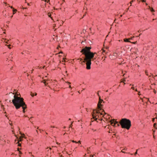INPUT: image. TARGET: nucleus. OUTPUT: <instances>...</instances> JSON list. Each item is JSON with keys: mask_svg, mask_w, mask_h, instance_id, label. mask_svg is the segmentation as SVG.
I'll list each match as a JSON object with an SVG mask.
<instances>
[{"mask_svg": "<svg viewBox=\"0 0 157 157\" xmlns=\"http://www.w3.org/2000/svg\"><path fill=\"white\" fill-rule=\"evenodd\" d=\"M91 48L90 47L86 46L82 48L80 52L85 56L84 60H83V59L81 58L78 59H80V61H82V63H86V68L88 70L90 69L91 59L94 60L96 59V58H94V55L95 53H94L90 52Z\"/></svg>", "mask_w": 157, "mask_h": 157, "instance_id": "nucleus-1", "label": "nucleus"}, {"mask_svg": "<svg viewBox=\"0 0 157 157\" xmlns=\"http://www.w3.org/2000/svg\"><path fill=\"white\" fill-rule=\"evenodd\" d=\"M12 100V102L16 109H19L25 104L24 101V99L21 97H15Z\"/></svg>", "mask_w": 157, "mask_h": 157, "instance_id": "nucleus-2", "label": "nucleus"}, {"mask_svg": "<svg viewBox=\"0 0 157 157\" xmlns=\"http://www.w3.org/2000/svg\"><path fill=\"white\" fill-rule=\"evenodd\" d=\"M106 114L103 109L100 110L98 109V110H94L92 116L93 118L96 120L98 117H101V116L104 115Z\"/></svg>", "mask_w": 157, "mask_h": 157, "instance_id": "nucleus-3", "label": "nucleus"}, {"mask_svg": "<svg viewBox=\"0 0 157 157\" xmlns=\"http://www.w3.org/2000/svg\"><path fill=\"white\" fill-rule=\"evenodd\" d=\"M120 124L122 128L129 129L131 126V121L128 119L123 118L121 120Z\"/></svg>", "mask_w": 157, "mask_h": 157, "instance_id": "nucleus-4", "label": "nucleus"}, {"mask_svg": "<svg viewBox=\"0 0 157 157\" xmlns=\"http://www.w3.org/2000/svg\"><path fill=\"white\" fill-rule=\"evenodd\" d=\"M110 122L111 124L113 126L115 127L116 126V125L117 126H119L120 124V122H119V123H118V122L115 121L114 119L111 120L110 121Z\"/></svg>", "mask_w": 157, "mask_h": 157, "instance_id": "nucleus-5", "label": "nucleus"}, {"mask_svg": "<svg viewBox=\"0 0 157 157\" xmlns=\"http://www.w3.org/2000/svg\"><path fill=\"white\" fill-rule=\"evenodd\" d=\"M103 102V101L102 99L101 98L100 96H99V101L98 104V108L100 110H102L101 108V106H102V105L101 104V103Z\"/></svg>", "mask_w": 157, "mask_h": 157, "instance_id": "nucleus-6", "label": "nucleus"}, {"mask_svg": "<svg viewBox=\"0 0 157 157\" xmlns=\"http://www.w3.org/2000/svg\"><path fill=\"white\" fill-rule=\"evenodd\" d=\"M17 140H15V143L16 144H18V146H21V144L20 143V142H21L22 140V139L23 138H16Z\"/></svg>", "mask_w": 157, "mask_h": 157, "instance_id": "nucleus-7", "label": "nucleus"}, {"mask_svg": "<svg viewBox=\"0 0 157 157\" xmlns=\"http://www.w3.org/2000/svg\"><path fill=\"white\" fill-rule=\"evenodd\" d=\"M9 94H12V95L14 94V95H13V96L14 98H15V96L16 97H15L16 98L21 97V96L20 95V94L18 93V92L14 93V92L13 93L12 92H10L9 93Z\"/></svg>", "mask_w": 157, "mask_h": 157, "instance_id": "nucleus-8", "label": "nucleus"}, {"mask_svg": "<svg viewBox=\"0 0 157 157\" xmlns=\"http://www.w3.org/2000/svg\"><path fill=\"white\" fill-rule=\"evenodd\" d=\"M21 107H22V108L23 109V112L24 113H25V109H26L27 107L26 105L25 104L24 105L22 106Z\"/></svg>", "mask_w": 157, "mask_h": 157, "instance_id": "nucleus-9", "label": "nucleus"}, {"mask_svg": "<svg viewBox=\"0 0 157 157\" xmlns=\"http://www.w3.org/2000/svg\"><path fill=\"white\" fill-rule=\"evenodd\" d=\"M48 80V79H45V80H43V81L42 82H43L45 85H46L47 84H48V83H47V82H46V81H47Z\"/></svg>", "mask_w": 157, "mask_h": 157, "instance_id": "nucleus-10", "label": "nucleus"}, {"mask_svg": "<svg viewBox=\"0 0 157 157\" xmlns=\"http://www.w3.org/2000/svg\"><path fill=\"white\" fill-rule=\"evenodd\" d=\"M129 39H124V40L125 42H131L129 40Z\"/></svg>", "mask_w": 157, "mask_h": 157, "instance_id": "nucleus-11", "label": "nucleus"}, {"mask_svg": "<svg viewBox=\"0 0 157 157\" xmlns=\"http://www.w3.org/2000/svg\"><path fill=\"white\" fill-rule=\"evenodd\" d=\"M149 9H150V10L151 12H155V10H153V8H151L150 6H149Z\"/></svg>", "mask_w": 157, "mask_h": 157, "instance_id": "nucleus-12", "label": "nucleus"}, {"mask_svg": "<svg viewBox=\"0 0 157 157\" xmlns=\"http://www.w3.org/2000/svg\"><path fill=\"white\" fill-rule=\"evenodd\" d=\"M17 11V10L16 9H13V14H14Z\"/></svg>", "mask_w": 157, "mask_h": 157, "instance_id": "nucleus-13", "label": "nucleus"}, {"mask_svg": "<svg viewBox=\"0 0 157 157\" xmlns=\"http://www.w3.org/2000/svg\"><path fill=\"white\" fill-rule=\"evenodd\" d=\"M135 0H132V1H131L130 2V3L131 4H131H132V2H134Z\"/></svg>", "mask_w": 157, "mask_h": 157, "instance_id": "nucleus-14", "label": "nucleus"}, {"mask_svg": "<svg viewBox=\"0 0 157 157\" xmlns=\"http://www.w3.org/2000/svg\"><path fill=\"white\" fill-rule=\"evenodd\" d=\"M48 15L49 17H51V14L50 13H48Z\"/></svg>", "mask_w": 157, "mask_h": 157, "instance_id": "nucleus-15", "label": "nucleus"}, {"mask_svg": "<svg viewBox=\"0 0 157 157\" xmlns=\"http://www.w3.org/2000/svg\"><path fill=\"white\" fill-rule=\"evenodd\" d=\"M156 125V123H154V127H155V128L156 129L157 128H155V126Z\"/></svg>", "mask_w": 157, "mask_h": 157, "instance_id": "nucleus-16", "label": "nucleus"}, {"mask_svg": "<svg viewBox=\"0 0 157 157\" xmlns=\"http://www.w3.org/2000/svg\"><path fill=\"white\" fill-rule=\"evenodd\" d=\"M134 36H133L132 37H131V38L129 39V40H132L133 39V38L134 37Z\"/></svg>", "mask_w": 157, "mask_h": 157, "instance_id": "nucleus-17", "label": "nucleus"}, {"mask_svg": "<svg viewBox=\"0 0 157 157\" xmlns=\"http://www.w3.org/2000/svg\"><path fill=\"white\" fill-rule=\"evenodd\" d=\"M100 92V91H98V93H97V94H98V96H99H99H100V95H99V93H98V92Z\"/></svg>", "mask_w": 157, "mask_h": 157, "instance_id": "nucleus-18", "label": "nucleus"}, {"mask_svg": "<svg viewBox=\"0 0 157 157\" xmlns=\"http://www.w3.org/2000/svg\"><path fill=\"white\" fill-rule=\"evenodd\" d=\"M31 95L33 97L34 96V94L33 93H31Z\"/></svg>", "mask_w": 157, "mask_h": 157, "instance_id": "nucleus-19", "label": "nucleus"}, {"mask_svg": "<svg viewBox=\"0 0 157 157\" xmlns=\"http://www.w3.org/2000/svg\"><path fill=\"white\" fill-rule=\"evenodd\" d=\"M138 150V149H137L136 150V152L135 153V155H136L137 154V151Z\"/></svg>", "mask_w": 157, "mask_h": 157, "instance_id": "nucleus-20", "label": "nucleus"}, {"mask_svg": "<svg viewBox=\"0 0 157 157\" xmlns=\"http://www.w3.org/2000/svg\"><path fill=\"white\" fill-rule=\"evenodd\" d=\"M6 46H8L9 47V48H10V49L11 48L10 47H9L10 46V44L9 45H6Z\"/></svg>", "mask_w": 157, "mask_h": 157, "instance_id": "nucleus-21", "label": "nucleus"}, {"mask_svg": "<svg viewBox=\"0 0 157 157\" xmlns=\"http://www.w3.org/2000/svg\"><path fill=\"white\" fill-rule=\"evenodd\" d=\"M124 150H123V149L122 150V152L124 153H125V152L124 151Z\"/></svg>", "mask_w": 157, "mask_h": 157, "instance_id": "nucleus-22", "label": "nucleus"}, {"mask_svg": "<svg viewBox=\"0 0 157 157\" xmlns=\"http://www.w3.org/2000/svg\"><path fill=\"white\" fill-rule=\"evenodd\" d=\"M131 43H132V44H136V42H131Z\"/></svg>", "mask_w": 157, "mask_h": 157, "instance_id": "nucleus-23", "label": "nucleus"}, {"mask_svg": "<svg viewBox=\"0 0 157 157\" xmlns=\"http://www.w3.org/2000/svg\"><path fill=\"white\" fill-rule=\"evenodd\" d=\"M153 92H154V93L155 94H156V91L155 90V89H154Z\"/></svg>", "mask_w": 157, "mask_h": 157, "instance_id": "nucleus-24", "label": "nucleus"}, {"mask_svg": "<svg viewBox=\"0 0 157 157\" xmlns=\"http://www.w3.org/2000/svg\"><path fill=\"white\" fill-rule=\"evenodd\" d=\"M49 150H51V148H50L49 149H48V148H47L46 149V150H47V151H48Z\"/></svg>", "mask_w": 157, "mask_h": 157, "instance_id": "nucleus-25", "label": "nucleus"}, {"mask_svg": "<svg viewBox=\"0 0 157 157\" xmlns=\"http://www.w3.org/2000/svg\"><path fill=\"white\" fill-rule=\"evenodd\" d=\"M72 123L71 124V125H70V127H72Z\"/></svg>", "mask_w": 157, "mask_h": 157, "instance_id": "nucleus-26", "label": "nucleus"}, {"mask_svg": "<svg viewBox=\"0 0 157 157\" xmlns=\"http://www.w3.org/2000/svg\"><path fill=\"white\" fill-rule=\"evenodd\" d=\"M19 137L20 138H21V137H24V136H23L22 135V134H21V136H19Z\"/></svg>", "mask_w": 157, "mask_h": 157, "instance_id": "nucleus-27", "label": "nucleus"}, {"mask_svg": "<svg viewBox=\"0 0 157 157\" xmlns=\"http://www.w3.org/2000/svg\"><path fill=\"white\" fill-rule=\"evenodd\" d=\"M127 149V148L125 147V148H124L123 149V150H126Z\"/></svg>", "mask_w": 157, "mask_h": 157, "instance_id": "nucleus-28", "label": "nucleus"}, {"mask_svg": "<svg viewBox=\"0 0 157 157\" xmlns=\"http://www.w3.org/2000/svg\"><path fill=\"white\" fill-rule=\"evenodd\" d=\"M155 120V118H153L152 119V121L153 122H154Z\"/></svg>", "mask_w": 157, "mask_h": 157, "instance_id": "nucleus-29", "label": "nucleus"}, {"mask_svg": "<svg viewBox=\"0 0 157 157\" xmlns=\"http://www.w3.org/2000/svg\"><path fill=\"white\" fill-rule=\"evenodd\" d=\"M142 2H145V1L144 0H142Z\"/></svg>", "mask_w": 157, "mask_h": 157, "instance_id": "nucleus-30", "label": "nucleus"}, {"mask_svg": "<svg viewBox=\"0 0 157 157\" xmlns=\"http://www.w3.org/2000/svg\"><path fill=\"white\" fill-rule=\"evenodd\" d=\"M66 82L67 83H68V84H71V83H70V82Z\"/></svg>", "mask_w": 157, "mask_h": 157, "instance_id": "nucleus-31", "label": "nucleus"}, {"mask_svg": "<svg viewBox=\"0 0 157 157\" xmlns=\"http://www.w3.org/2000/svg\"><path fill=\"white\" fill-rule=\"evenodd\" d=\"M105 52V50L104 49H103L102 52ZM102 53H103V52H102Z\"/></svg>", "mask_w": 157, "mask_h": 157, "instance_id": "nucleus-32", "label": "nucleus"}, {"mask_svg": "<svg viewBox=\"0 0 157 157\" xmlns=\"http://www.w3.org/2000/svg\"><path fill=\"white\" fill-rule=\"evenodd\" d=\"M27 9V8H24V7H23V9Z\"/></svg>", "mask_w": 157, "mask_h": 157, "instance_id": "nucleus-33", "label": "nucleus"}, {"mask_svg": "<svg viewBox=\"0 0 157 157\" xmlns=\"http://www.w3.org/2000/svg\"><path fill=\"white\" fill-rule=\"evenodd\" d=\"M131 89H133V90H134V88L133 87H132L131 88Z\"/></svg>", "mask_w": 157, "mask_h": 157, "instance_id": "nucleus-34", "label": "nucleus"}, {"mask_svg": "<svg viewBox=\"0 0 157 157\" xmlns=\"http://www.w3.org/2000/svg\"><path fill=\"white\" fill-rule=\"evenodd\" d=\"M93 156H94V155H90V157H93Z\"/></svg>", "mask_w": 157, "mask_h": 157, "instance_id": "nucleus-35", "label": "nucleus"}, {"mask_svg": "<svg viewBox=\"0 0 157 157\" xmlns=\"http://www.w3.org/2000/svg\"><path fill=\"white\" fill-rule=\"evenodd\" d=\"M10 7H11V8H12V9H13V7H12V6H10Z\"/></svg>", "mask_w": 157, "mask_h": 157, "instance_id": "nucleus-36", "label": "nucleus"}, {"mask_svg": "<svg viewBox=\"0 0 157 157\" xmlns=\"http://www.w3.org/2000/svg\"><path fill=\"white\" fill-rule=\"evenodd\" d=\"M140 31H140V30H138V32H140Z\"/></svg>", "mask_w": 157, "mask_h": 157, "instance_id": "nucleus-37", "label": "nucleus"}, {"mask_svg": "<svg viewBox=\"0 0 157 157\" xmlns=\"http://www.w3.org/2000/svg\"><path fill=\"white\" fill-rule=\"evenodd\" d=\"M62 53H63V52H60L59 53V54Z\"/></svg>", "mask_w": 157, "mask_h": 157, "instance_id": "nucleus-38", "label": "nucleus"}, {"mask_svg": "<svg viewBox=\"0 0 157 157\" xmlns=\"http://www.w3.org/2000/svg\"><path fill=\"white\" fill-rule=\"evenodd\" d=\"M139 93H140V92H139V93H138V95H140L141 94H140Z\"/></svg>", "mask_w": 157, "mask_h": 157, "instance_id": "nucleus-39", "label": "nucleus"}, {"mask_svg": "<svg viewBox=\"0 0 157 157\" xmlns=\"http://www.w3.org/2000/svg\"><path fill=\"white\" fill-rule=\"evenodd\" d=\"M69 87L70 88H71V86H70H70H69Z\"/></svg>", "mask_w": 157, "mask_h": 157, "instance_id": "nucleus-40", "label": "nucleus"}, {"mask_svg": "<svg viewBox=\"0 0 157 157\" xmlns=\"http://www.w3.org/2000/svg\"><path fill=\"white\" fill-rule=\"evenodd\" d=\"M11 102V101L10 100L9 101V102Z\"/></svg>", "mask_w": 157, "mask_h": 157, "instance_id": "nucleus-41", "label": "nucleus"}, {"mask_svg": "<svg viewBox=\"0 0 157 157\" xmlns=\"http://www.w3.org/2000/svg\"><path fill=\"white\" fill-rule=\"evenodd\" d=\"M147 71H146V74L147 75Z\"/></svg>", "mask_w": 157, "mask_h": 157, "instance_id": "nucleus-42", "label": "nucleus"}, {"mask_svg": "<svg viewBox=\"0 0 157 157\" xmlns=\"http://www.w3.org/2000/svg\"><path fill=\"white\" fill-rule=\"evenodd\" d=\"M124 81H125V80H124ZM121 82H123V81H121Z\"/></svg>", "mask_w": 157, "mask_h": 157, "instance_id": "nucleus-43", "label": "nucleus"}, {"mask_svg": "<svg viewBox=\"0 0 157 157\" xmlns=\"http://www.w3.org/2000/svg\"><path fill=\"white\" fill-rule=\"evenodd\" d=\"M135 91H137V89H136L135 90Z\"/></svg>", "mask_w": 157, "mask_h": 157, "instance_id": "nucleus-44", "label": "nucleus"}, {"mask_svg": "<svg viewBox=\"0 0 157 157\" xmlns=\"http://www.w3.org/2000/svg\"><path fill=\"white\" fill-rule=\"evenodd\" d=\"M51 127H52V128H55V127H54V126H52H52H51Z\"/></svg>", "mask_w": 157, "mask_h": 157, "instance_id": "nucleus-45", "label": "nucleus"}, {"mask_svg": "<svg viewBox=\"0 0 157 157\" xmlns=\"http://www.w3.org/2000/svg\"><path fill=\"white\" fill-rule=\"evenodd\" d=\"M85 90V89H83L82 90V91L83 90Z\"/></svg>", "mask_w": 157, "mask_h": 157, "instance_id": "nucleus-46", "label": "nucleus"}, {"mask_svg": "<svg viewBox=\"0 0 157 157\" xmlns=\"http://www.w3.org/2000/svg\"><path fill=\"white\" fill-rule=\"evenodd\" d=\"M39 130H40V132H41V131L42 130H41V129H39Z\"/></svg>", "mask_w": 157, "mask_h": 157, "instance_id": "nucleus-47", "label": "nucleus"}, {"mask_svg": "<svg viewBox=\"0 0 157 157\" xmlns=\"http://www.w3.org/2000/svg\"><path fill=\"white\" fill-rule=\"evenodd\" d=\"M122 15H121L120 16V17H122Z\"/></svg>", "mask_w": 157, "mask_h": 157, "instance_id": "nucleus-48", "label": "nucleus"}, {"mask_svg": "<svg viewBox=\"0 0 157 157\" xmlns=\"http://www.w3.org/2000/svg\"><path fill=\"white\" fill-rule=\"evenodd\" d=\"M155 20V19H153V21H154Z\"/></svg>", "mask_w": 157, "mask_h": 157, "instance_id": "nucleus-49", "label": "nucleus"}, {"mask_svg": "<svg viewBox=\"0 0 157 157\" xmlns=\"http://www.w3.org/2000/svg\"><path fill=\"white\" fill-rule=\"evenodd\" d=\"M32 118H33V117H30V119Z\"/></svg>", "mask_w": 157, "mask_h": 157, "instance_id": "nucleus-50", "label": "nucleus"}, {"mask_svg": "<svg viewBox=\"0 0 157 157\" xmlns=\"http://www.w3.org/2000/svg\"><path fill=\"white\" fill-rule=\"evenodd\" d=\"M36 94H37L36 93H35V95H36Z\"/></svg>", "mask_w": 157, "mask_h": 157, "instance_id": "nucleus-51", "label": "nucleus"}, {"mask_svg": "<svg viewBox=\"0 0 157 157\" xmlns=\"http://www.w3.org/2000/svg\"><path fill=\"white\" fill-rule=\"evenodd\" d=\"M28 5H29V3H28Z\"/></svg>", "mask_w": 157, "mask_h": 157, "instance_id": "nucleus-52", "label": "nucleus"}, {"mask_svg": "<svg viewBox=\"0 0 157 157\" xmlns=\"http://www.w3.org/2000/svg\"><path fill=\"white\" fill-rule=\"evenodd\" d=\"M19 152L20 153H21V151H19Z\"/></svg>", "mask_w": 157, "mask_h": 157, "instance_id": "nucleus-53", "label": "nucleus"}, {"mask_svg": "<svg viewBox=\"0 0 157 157\" xmlns=\"http://www.w3.org/2000/svg\"><path fill=\"white\" fill-rule=\"evenodd\" d=\"M105 60V58L104 59H103V60Z\"/></svg>", "mask_w": 157, "mask_h": 157, "instance_id": "nucleus-54", "label": "nucleus"}, {"mask_svg": "<svg viewBox=\"0 0 157 157\" xmlns=\"http://www.w3.org/2000/svg\"><path fill=\"white\" fill-rule=\"evenodd\" d=\"M15 135V136H16V137L17 136H16V135Z\"/></svg>", "mask_w": 157, "mask_h": 157, "instance_id": "nucleus-55", "label": "nucleus"}, {"mask_svg": "<svg viewBox=\"0 0 157 157\" xmlns=\"http://www.w3.org/2000/svg\"><path fill=\"white\" fill-rule=\"evenodd\" d=\"M46 134H47V132H46Z\"/></svg>", "mask_w": 157, "mask_h": 157, "instance_id": "nucleus-56", "label": "nucleus"}, {"mask_svg": "<svg viewBox=\"0 0 157 157\" xmlns=\"http://www.w3.org/2000/svg\"><path fill=\"white\" fill-rule=\"evenodd\" d=\"M19 148H18V150H19Z\"/></svg>", "mask_w": 157, "mask_h": 157, "instance_id": "nucleus-57", "label": "nucleus"}, {"mask_svg": "<svg viewBox=\"0 0 157 157\" xmlns=\"http://www.w3.org/2000/svg\"><path fill=\"white\" fill-rule=\"evenodd\" d=\"M12 17H13V16H11V18H12Z\"/></svg>", "mask_w": 157, "mask_h": 157, "instance_id": "nucleus-58", "label": "nucleus"}, {"mask_svg": "<svg viewBox=\"0 0 157 157\" xmlns=\"http://www.w3.org/2000/svg\"><path fill=\"white\" fill-rule=\"evenodd\" d=\"M106 92H108V90H106Z\"/></svg>", "mask_w": 157, "mask_h": 157, "instance_id": "nucleus-59", "label": "nucleus"}, {"mask_svg": "<svg viewBox=\"0 0 157 157\" xmlns=\"http://www.w3.org/2000/svg\"><path fill=\"white\" fill-rule=\"evenodd\" d=\"M141 34H140L139 35V36H140V35H141Z\"/></svg>", "mask_w": 157, "mask_h": 157, "instance_id": "nucleus-60", "label": "nucleus"}, {"mask_svg": "<svg viewBox=\"0 0 157 157\" xmlns=\"http://www.w3.org/2000/svg\"><path fill=\"white\" fill-rule=\"evenodd\" d=\"M71 120V119H70H70H69V120Z\"/></svg>", "mask_w": 157, "mask_h": 157, "instance_id": "nucleus-61", "label": "nucleus"}, {"mask_svg": "<svg viewBox=\"0 0 157 157\" xmlns=\"http://www.w3.org/2000/svg\"><path fill=\"white\" fill-rule=\"evenodd\" d=\"M38 129V127H37V129Z\"/></svg>", "mask_w": 157, "mask_h": 157, "instance_id": "nucleus-62", "label": "nucleus"}, {"mask_svg": "<svg viewBox=\"0 0 157 157\" xmlns=\"http://www.w3.org/2000/svg\"><path fill=\"white\" fill-rule=\"evenodd\" d=\"M63 59L64 60V58H63Z\"/></svg>", "mask_w": 157, "mask_h": 157, "instance_id": "nucleus-63", "label": "nucleus"}, {"mask_svg": "<svg viewBox=\"0 0 157 157\" xmlns=\"http://www.w3.org/2000/svg\"><path fill=\"white\" fill-rule=\"evenodd\" d=\"M73 142H75L74 141H73Z\"/></svg>", "mask_w": 157, "mask_h": 157, "instance_id": "nucleus-64", "label": "nucleus"}]
</instances>
